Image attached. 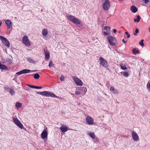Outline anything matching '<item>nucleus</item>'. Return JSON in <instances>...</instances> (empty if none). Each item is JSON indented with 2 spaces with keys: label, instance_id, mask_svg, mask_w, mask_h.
Instances as JSON below:
<instances>
[{
  "label": "nucleus",
  "instance_id": "1",
  "mask_svg": "<svg viewBox=\"0 0 150 150\" xmlns=\"http://www.w3.org/2000/svg\"><path fill=\"white\" fill-rule=\"evenodd\" d=\"M37 93L44 96L51 97L52 98H59V97L56 96L54 94L50 91H44L38 92H37Z\"/></svg>",
  "mask_w": 150,
  "mask_h": 150
},
{
  "label": "nucleus",
  "instance_id": "2",
  "mask_svg": "<svg viewBox=\"0 0 150 150\" xmlns=\"http://www.w3.org/2000/svg\"><path fill=\"white\" fill-rule=\"evenodd\" d=\"M66 17L70 21L78 26L82 25H81L80 22L74 16L71 15H67L66 16Z\"/></svg>",
  "mask_w": 150,
  "mask_h": 150
},
{
  "label": "nucleus",
  "instance_id": "3",
  "mask_svg": "<svg viewBox=\"0 0 150 150\" xmlns=\"http://www.w3.org/2000/svg\"><path fill=\"white\" fill-rule=\"evenodd\" d=\"M100 64L103 67L106 68H107L108 67V65L107 61L103 57H100L99 59Z\"/></svg>",
  "mask_w": 150,
  "mask_h": 150
},
{
  "label": "nucleus",
  "instance_id": "4",
  "mask_svg": "<svg viewBox=\"0 0 150 150\" xmlns=\"http://www.w3.org/2000/svg\"><path fill=\"white\" fill-rule=\"evenodd\" d=\"M103 8L105 11L108 10L110 7V2L108 0H102Z\"/></svg>",
  "mask_w": 150,
  "mask_h": 150
},
{
  "label": "nucleus",
  "instance_id": "5",
  "mask_svg": "<svg viewBox=\"0 0 150 150\" xmlns=\"http://www.w3.org/2000/svg\"><path fill=\"white\" fill-rule=\"evenodd\" d=\"M107 40L111 45H115L117 43V41L114 37L112 36H110L107 38Z\"/></svg>",
  "mask_w": 150,
  "mask_h": 150
},
{
  "label": "nucleus",
  "instance_id": "6",
  "mask_svg": "<svg viewBox=\"0 0 150 150\" xmlns=\"http://www.w3.org/2000/svg\"><path fill=\"white\" fill-rule=\"evenodd\" d=\"M0 39L5 46L8 47H10V43L6 38L1 36H0Z\"/></svg>",
  "mask_w": 150,
  "mask_h": 150
},
{
  "label": "nucleus",
  "instance_id": "7",
  "mask_svg": "<svg viewBox=\"0 0 150 150\" xmlns=\"http://www.w3.org/2000/svg\"><path fill=\"white\" fill-rule=\"evenodd\" d=\"M13 120L14 123L19 128L21 129L23 128V125L18 118H13Z\"/></svg>",
  "mask_w": 150,
  "mask_h": 150
},
{
  "label": "nucleus",
  "instance_id": "8",
  "mask_svg": "<svg viewBox=\"0 0 150 150\" xmlns=\"http://www.w3.org/2000/svg\"><path fill=\"white\" fill-rule=\"evenodd\" d=\"M22 42L23 43L27 46H30V42L28 36L25 35L23 36L22 39Z\"/></svg>",
  "mask_w": 150,
  "mask_h": 150
},
{
  "label": "nucleus",
  "instance_id": "9",
  "mask_svg": "<svg viewBox=\"0 0 150 150\" xmlns=\"http://www.w3.org/2000/svg\"><path fill=\"white\" fill-rule=\"evenodd\" d=\"M73 79L75 83L78 86H82L83 85L82 81L79 78L76 77H74Z\"/></svg>",
  "mask_w": 150,
  "mask_h": 150
},
{
  "label": "nucleus",
  "instance_id": "10",
  "mask_svg": "<svg viewBox=\"0 0 150 150\" xmlns=\"http://www.w3.org/2000/svg\"><path fill=\"white\" fill-rule=\"evenodd\" d=\"M110 28L109 27L105 26L104 28L105 31L103 32V34L104 35H110Z\"/></svg>",
  "mask_w": 150,
  "mask_h": 150
},
{
  "label": "nucleus",
  "instance_id": "11",
  "mask_svg": "<svg viewBox=\"0 0 150 150\" xmlns=\"http://www.w3.org/2000/svg\"><path fill=\"white\" fill-rule=\"evenodd\" d=\"M86 121L87 123L89 125H92L94 122L93 119L89 116H87L86 117Z\"/></svg>",
  "mask_w": 150,
  "mask_h": 150
},
{
  "label": "nucleus",
  "instance_id": "12",
  "mask_svg": "<svg viewBox=\"0 0 150 150\" xmlns=\"http://www.w3.org/2000/svg\"><path fill=\"white\" fill-rule=\"evenodd\" d=\"M78 90H79L81 95H84L87 91V89L85 87H79L78 88Z\"/></svg>",
  "mask_w": 150,
  "mask_h": 150
},
{
  "label": "nucleus",
  "instance_id": "13",
  "mask_svg": "<svg viewBox=\"0 0 150 150\" xmlns=\"http://www.w3.org/2000/svg\"><path fill=\"white\" fill-rule=\"evenodd\" d=\"M47 129H44L41 134V137L43 139L47 138Z\"/></svg>",
  "mask_w": 150,
  "mask_h": 150
},
{
  "label": "nucleus",
  "instance_id": "14",
  "mask_svg": "<svg viewBox=\"0 0 150 150\" xmlns=\"http://www.w3.org/2000/svg\"><path fill=\"white\" fill-rule=\"evenodd\" d=\"M132 137L133 139L135 141H137L139 139L138 135L134 131L132 132Z\"/></svg>",
  "mask_w": 150,
  "mask_h": 150
},
{
  "label": "nucleus",
  "instance_id": "15",
  "mask_svg": "<svg viewBox=\"0 0 150 150\" xmlns=\"http://www.w3.org/2000/svg\"><path fill=\"white\" fill-rule=\"evenodd\" d=\"M44 51L45 53V59H49L50 58V54L49 52L47 50L44 49Z\"/></svg>",
  "mask_w": 150,
  "mask_h": 150
},
{
  "label": "nucleus",
  "instance_id": "16",
  "mask_svg": "<svg viewBox=\"0 0 150 150\" xmlns=\"http://www.w3.org/2000/svg\"><path fill=\"white\" fill-rule=\"evenodd\" d=\"M5 23L7 25L8 29H10L12 28V23L10 20H6L5 21Z\"/></svg>",
  "mask_w": 150,
  "mask_h": 150
},
{
  "label": "nucleus",
  "instance_id": "17",
  "mask_svg": "<svg viewBox=\"0 0 150 150\" xmlns=\"http://www.w3.org/2000/svg\"><path fill=\"white\" fill-rule=\"evenodd\" d=\"M60 129L63 132H66L68 130L67 127L64 125H62Z\"/></svg>",
  "mask_w": 150,
  "mask_h": 150
},
{
  "label": "nucleus",
  "instance_id": "18",
  "mask_svg": "<svg viewBox=\"0 0 150 150\" xmlns=\"http://www.w3.org/2000/svg\"><path fill=\"white\" fill-rule=\"evenodd\" d=\"M21 71H22V74H26L29 73L31 72H33L36 71L35 70H30L29 69H23L21 70Z\"/></svg>",
  "mask_w": 150,
  "mask_h": 150
},
{
  "label": "nucleus",
  "instance_id": "19",
  "mask_svg": "<svg viewBox=\"0 0 150 150\" xmlns=\"http://www.w3.org/2000/svg\"><path fill=\"white\" fill-rule=\"evenodd\" d=\"M110 91L112 93L115 94H117L118 93V92L117 90L115 89L113 87H111L110 89Z\"/></svg>",
  "mask_w": 150,
  "mask_h": 150
},
{
  "label": "nucleus",
  "instance_id": "20",
  "mask_svg": "<svg viewBox=\"0 0 150 150\" xmlns=\"http://www.w3.org/2000/svg\"><path fill=\"white\" fill-rule=\"evenodd\" d=\"M3 63H5L6 62H8L9 64H12V61L11 59L9 58H6V59H2Z\"/></svg>",
  "mask_w": 150,
  "mask_h": 150
},
{
  "label": "nucleus",
  "instance_id": "21",
  "mask_svg": "<svg viewBox=\"0 0 150 150\" xmlns=\"http://www.w3.org/2000/svg\"><path fill=\"white\" fill-rule=\"evenodd\" d=\"M48 33V31L47 29H44L42 31V35L44 36H46Z\"/></svg>",
  "mask_w": 150,
  "mask_h": 150
},
{
  "label": "nucleus",
  "instance_id": "22",
  "mask_svg": "<svg viewBox=\"0 0 150 150\" xmlns=\"http://www.w3.org/2000/svg\"><path fill=\"white\" fill-rule=\"evenodd\" d=\"M127 64H125L121 63L120 64V66L121 69L122 70H125L127 69V68L126 67Z\"/></svg>",
  "mask_w": 150,
  "mask_h": 150
},
{
  "label": "nucleus",
  "instance_id": "23",
  "mask_svg": "<svg viewBox=\"0 0 150 150\" xmlns=\"http://www.w3.org/2000/svg\"><path fill=\"white\" fill-rule=\"evenodd\" d=\"M131 10L132 12L135 13L137 12V8L134 6H132L131 7Z\"/></svg>",
  "mask_w": 150,
  "mask_h": 150
},
{
  "label": "nucleus",
  "instance_id": "24",
  "mask_svg": "<svg viewBox=\"0 0 150 150\" xmlns=\"http://www.w3.org/2000/svg\"><path fill=\"white\" fill-rule=\"evenodd\" d=\"M0 69H2L6 70L8 69V67L6 66L1 64V63L0 62Z\"/></svg>",
  "mask_w": 150,
  "mask_h": 150
},
{
  "label": "nucleus",
  "instance_id": "25",
  "mask_svg": "<svg viewBox=\"0 0 150 150\" xmlns=\"http://www.w3.org/2000/svg\"><path fill=\"white\" fill-rule=\"evenodd\" d=\"M137 19H134V22H137V23H138L139 22L140 20V16L139 15L137 16Z\"/></svg>",
  "mask_w": 150,
  "mask_h": 150
},
{
  "label": "nucleus",
  "instance_id": "26",
  "mask_svg": "<svg viewBox=\"0 0 150 150\" xmlns=\"http://www.w3.org/2000/svg\"><path fill=\"white\" fill-rule=\"evenodd\" d=\"M27 60L30 63H35V62L34 60L30 57H28L27 58Z\"/></svg>",
  "mask_w": 150,
  "mask_h": 150
},
{
  "label": "nucleus",
  "instance_id": "27",
  "mask_svg": "<svg viewBox=\"0 0 150 150\" xmlns=\"http://www.w3.org/2000/svg\"><path fill=\"white\" fill-rule=\"evenodd\" d=\"M121 74H123V76L125 77H127L129 76V74L127 72H121Z\"/></svg>",
  "mask_w": 150,
  "mask_h": 150
},
{
  "label": "nucleus",
  "instance_id": "28",
  "mask_svg": "<svg viewBox=\"0 0 150 150\" xmlns=\"http://www.w3.org/2000/svg\"><path fill=\"white\" fill-rule=\"evenodd\" d=\"M9 93L11 95H13L15 93V92L14 90L10 88L9 90Z\"/></svg>",
  "mask_w": 150,
  "mask_h": 150
},
{
  "label": "nucleus",
  "instance_id": "29",
  "mask_svg": "<svg viewBox=\"0 0 150 150\" xmlns=\"http://www.w3.org/2000/svg\"><path fill=\"white\" fill-rule=\"evenodd\" d=\"M132 51L134 54H136L138 53L139 52V50H136V49L135 48L133 49L132 50Z\"/></svg>",
  "mask_w": 150,
  "mask_h": 150
},
{
  "label": "nucleus",
  "instance_id": "30",
  "mask_svg": "<svg viewBox=\"0 0 150 150\" xmlns=\"http://www.w3.org/2000/svg\"><path fill=\"white\" fill-rule=\"evenodd\" d=\"M40 75L38 74H36L34 75V78L35 79H38L40 77Z\"/></svg>",
  "mask_w": 150,
  "mask_h": 150
},
{
  "label": "nucleus",
  "instance_id": "31",
  "mask_svg": "<svg viewBox=\"0 0 150 150\" xmlns=\"http://www.w3.org/2000/svg\"><path fill=\"white\" fill-rule=\"evenodd\" d=\"M89 136L92 138L94 139L95 138V136L93 133H90L89 134Z\"/></svg>",
  "mask_w": 150,
  "mask_h": 150
},
{
  "label": "nucleus",
  "instance_id": "32",
  "mask_svg": "<svg viewBox=\"0 0 150 150\" xmlns=\"http://www.w3.org/2000/svg\"><path fill=\"white\" fill-rule=\"evenodd\" d=\"M21 74H22V71H21H21H20L19 72H17L15 75V76L17 77V76L18 75H20Z\"/></svg>",
  "mask_w": 150,
  "mask_h": 150
},
{
  "label": "nucleus",
  "instance_id": "33",
  "mask_svg": "<svg viewBox=\"0 0 150 150\" xmlns=\"http://www.w3.org/2000/svg\"><path fill=\"white\" fill-rule=\"evenodd\" d=\"M75 93L77 95H81L80 91L79 90H78V89L76 90V91L75 92Z\"/></svg>",
  "mask_w": 150,
  "mask_h": 150
},
{
  "label": "nucleus",
  "instance_id": "34",
  "mask_svg": "<svg viewBox=\"0 0 150 150\" xmlns=\"http://www.w3.org/2000/svg\"><path fill=\"white\" fill-rule=\"evenodd\" d=\"M144 41V40H141V41L139 42V44L141 46H143L144 45L143 42Z\"/></svg>",
  "mask_w": 150,
  "mask_h": 150
},
{
  "label": "nucleus",
  "instance_id": "35",
  "mask_svg": "<svg viewBox=\"0 0 150 150\" xmlns=\"http://www.w3.org/2000/svg\"><path fill=\"white\" fill-rule=\"evenodd\" d=\"M53 65V62L52 61H50L49 64V66L50 67H52Z\"/></svg>",
  "mask_w": 150,
  "mask_h": 150
},
{
  "label": "nucleus",
  "instance_id": "36",
  "mask_svg": "<svg viewBox=\"0 0 150 150\" xmlns=\"http://www.w3.org/2000/svg\"><path fill=\"white\" fill-rule=\"evenodd\" d=\"M139 32V30L137 28H136L135 31V33H134L133 34L134 35H136V34L138 33Z\"/></svg>",
  "mask_w": 150,
  "mask_h": 150
},
{
  "label": "nucleus",
  "instance_id": "37",
  "mask_svg": "<svg viewBox=\"0 0 150 150\" xmlns=\"http://www.w3.org/2000/svg\"><path fill=\"white\" fill-rule=\"evenodd\" d=\"M22 104H16V106L17 108L21 107V106Z\"/></svg>",
  "mask_w": 150,
  "mask_h": 150
},
{
  "label": "nucleus",
  "instance_id": "38",
  "mask_svg": "<svg viewBox=\"0 0 150 150\" xmlns=\"http://www.w3.org/2000/svg\"><path fill=\"white\" fill-rule=\"evenodd\" d=\"M64 79V77L63 76H62L60 78V80L61 81H63Z\"/></svg>",
  "mask_w": 150,
  "mask_h": 150
},
{
  "label": "nucleus",
  "instance_id": "39",
  "mask_svg": "<svg viewBox=\"0 0 150 150\" xmlns=\"http://www.w3.org/2000/svg\"><path fill=\"white\" fill-rule=\"evenodd\" d=\"M147 88H149L150 89V82L149 83H148L147 85Z\"/></svg>",
  "mask_w": 150,
  "mask_h": 150
},
{
  "label": "nucleus",
  "instance_id": "40",
  "mask_svg": "<svg viewBox=\"0 0 150 150\" xmlns=\"http://www.w3.org/2000/svg\"><path fill=\"white\" fill-rule=\"evenodd\" d=\"M28 85V86H29V87H30V88H35V86H34L29 85Z\"/></svg>",
  "mask_w": 150,
  "mask_h": 150
},
{
  "label": "nucleus",
  "instance_id": "41",
  "mask_svg": "<svg viewBox=\"0 0 150 150\" xmlns=\"http://www.w3.org/2000/svg\"><path fill=\"white\" fill-rule=\"evenodd\" d=\"M35 88H36V89H41L42 88V87H38V86H35Z\"/></svg>",
  "mask_w": 150,
  "mask_h": 150
},
{
  "label": "nucleus",
  "instance_id": "42",
  "mask_svg": "<svg viewBox=\"0 0 150 150\" xmlns=\"http://www.w3.org/2000/svg\"><path fill=\"white\" fill-rule=\"evenodd\" d=\"M142 0L144 1V2L146 4L149 1V0Z\"/></svg>",
  "mask_w": 150,
  "mask_h": 150
},
{
  "label": "nucleus",
  "instance_id": "43",
  "mask_svg": "<svg viewBox=\"0 0 150 150\" xmlns=\"http://www.w3.org/2000/svg\"><path fill=\"white\" fill-rule=\"evenodd\" d=\"M109 81H107L106 83V86H107V85H108V88L109 87Z\"/></svg>",
  "mask_w": 150,
  "mask_h": 150
},
{
  "label": "nucleus",
  "instance_id": "44",
  "mask_svg": "<svg viewBox=\"0 0 150 150\" xmlns=\"http://www.w3.org/2000/svg\"><path fill=\"white\" fill-rule=\"evenodd\" d=\"M122 42L123 43H126L127 42V41H125V40H124V39H123V40H122Z\"/></svg>",
  "mask_w": 150,
  "mask_h": 150
},
{
  "label": "nucleus",
  "instance_id": "45",
  "mask_svg": "<svg viewBox=\"0 0 150 150\" xmlns=\"http://www.w3.org/2000/svg\"><path fill=\"white\" fill-rule=\"evenodd\" d=\"M96 139V141H95V142L97 143V142H99V140L98 139L96 138V139Z\"/></svg>",
  "mask_w": 150,
  "mask_h": 150
},
{
  "label": "nucleus",
  "instance_id": "46",
  "mask_svg": "<svg viewBox=\"0 0 150 150\" xmlns=\"http://www.w3.org/2000/svg\"><path fill=\"white\" fill-rule=\"evenodd\" d=\"M113 31L114 33H115L116 32V30L115 29H114L113 30Z\"/></svg>",
  "mask_w": 150,
  "mask_h": 150
},
{
  "label": "nucleus",
  "instance_id": "47",
  "mask_svg": "<svg viewBox=\"0 0 150 150\" xmlns=\"http://www.w3.org/2000/svg\"><path fill=\"white\" fill-rule=\"evenodd\" d=\"M130 37V35L129 34H128L127 35V38H129Z\"/></svg>",
  "mask_w": 150,
  "mask_h": 150
},
{
  "label": "nucleus",
  "instance_id": "48",
  "mask_svg": "<svg viewBox=\"0 0 150 150\" xmlns=\"http://www.w3.org/2000/svg\"><path fill=\"white\" fill-rule=\"evenodd\" d=\"M128 32H125V34H126V35H127L128 34Z\"/></svg>",
  "mask_w": 150,
  "mask_h": 150
},
{
  "label": "nucleus",
  "instance_id": "49",
  "mask_svg": "<svg viewBox=\"0 0 150 150\" xmlns=\"http://www.w3.org/2000/svg\"><path fill=\"white\" fill-rule=\"evenodd\" d=\"M149 32L150 33V26L149 28Z\"/></svg>",
  "mask_w": 150,
  "mask_h": 150
},
{
  "label": "nucleus",
  "instance_id": "50",
  "mask_svg": "<svg viewBox=\"0 0 150 150\" xmlns=\"http://www.w3.org/2000/svg\"><path fill=\"white\" fill-rule=\"evenodd\" d=\"M119 33H121V31H119Z\"/></svg>",
  "mask_w": 150,
  "mask_h": 150
},
{
  "label": "nucleus",
  "instance_id": "51",
  "mask_svg": "<svg viewBox=\"0 0 150 150\" xmlns=\"http://www.w3.org/2000/svg\"><path fill=\"white\" fill-rule=\"evenodd\" d=\"M108 47H109V48H110V49H111V48H110L109 46Z\"/></svg>",
  "mask_w": 150,
  "mask_h": 150
},
{
  "label": "nucleus",
  "instance_id": "52",
  "mask_svg": "<svg viewBox=\"0 0 150 150\" xmlns=\"http://www.w3.org/2000/svg\"><path fill=\"white\" fill-rule=\"evenodd\" d=\"M16 103H19V102H17Z\"/></svg>",
  "mask_w": 150,
  "mask_h": 150
},
{
  "label": "nucleus",
  "instance_id": "53",
  "mask_svg": "<svg viewBox=\"0 0 150 150\" xmlns=\"http://www.w3.org/2000/svg\"><path fill=\"white\" fill-rule=\"evenodd\" d=\"M28 88H27V89H26V90H27V89Z\"/></svg>",
  "mask_w": 150,
  "mask_h": 150
},
{
  "label": "nucleus",
  "instance_id": "54",
  "mask_svg": "<svg viewBox=\"0 0 150 150\" xmlns=\"http://www.w3.org/2000/svg\"><path fill=\"white\" fill-rule=\"evenodd\" d=\"M13 80H15L14 79H13Z\"/></svg>",
  "mask_w": 150,
  "mask_h": 150
}]
</instances>
